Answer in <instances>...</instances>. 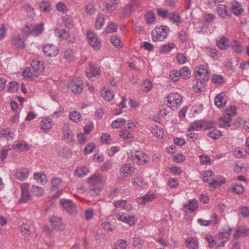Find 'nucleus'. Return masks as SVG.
<instances>
[{"instance_id":"obj_1","label":"nucleus","mask_w":249,"mask_h":249,"mask_svg":"<svg viewBox=\"0 0 249 249\" xmlns=\"http://www.w3.org/2000/svg\"><path fill=\"white\" fill-rule=\"evenodd\" d=\"M43 64L38 60H33L31 67L27 68L23 71V76L26 78L35 79L37 78L43 71Z\"/></svg>"},{"instance_id":"obj_2","label":"nucleus","mask_w":249,"mask_h":249,"mask_svg":"<svg viewBox=\"0 0 249 249\" xmlns=\"http://www.w3.org/2000/svg\"><path fill=\"white\" fill-rule=\"evenodd\" d=\"M182 102L181 96L178 93H172L164 100V103L170 107L172 110L178 109Z\"/></svg>"},{"instance_id":"obj_3","label":"nucleus","mask_w":249,"mask_h":249,"mask_svg":"<svg viewBox=\"0 0 249 249\" xmlns=\"http://www.w3.org/2000/svg\"><path fill=\"white\" fill-rule=\"evenodd\" d=\"M66 85L67 89H71V91L75 94H80L83 89L82 81L77 78L72 79L69 83L66 81H63L60 84V87Z\"/></svg>"},{"instance_id":"obj_4","label":"nucleus","mask_w":249,"mask_h":249,"mask_svg":"<svg viewBox=\"0 0 249 249\" xmlns=\"http://www.w3.org/2000/svg\"><path fill=\"white\" fill-rule=\"evenodd\" d=\"M59 203L61 207L69 213L71 214L77 213V207L71 200L61 199L60 200Z\"/></svg>"},{"instance_id":"obj_5","label":"nucleus","mask_w":249,"mask_h":249,"mask_svg":"<svg viewBox=\"0 0 249 249\" xmlns=\"http://www.w3.org/2000/svg\"><path fill=\"white\" fill-rule=\"evenodd\" d=\"M131 158L133 163L138 165H143L149 160V157L141 151H136L132 153Z\"/></svg>"},{"instance_id":"obj_6","label":"nucleus","mask_w":249,"mask_h":249,"mask_svg":"<svg viewBox=\"0 0 249 249\" xmlns=\"http://www.w3.org/2000/svg\"><path fill=\"white\" fill-rule=\"evenodd\" d=\"M87 36L89 43L95 50H98L101 47V43L96 35L91 31H88Z\"/></svg>"},{"instance_id":"obj_7","label":"nucleus","mask_w":249,"mask_h":249,"mask_svg":"<svg viewBox=\"0 0 249 249\" xmlns=\"http://www.w3.org/2000/svg\"><path fill=\"white\" fill-rule=\"evenodd\" d=\"M20 188L21 196L19 201L20 203H26L31 198V195L29 192V184L24 183L21 185Z\"/></svg>"},{"instance_id":"obj_8","label":"nucleus","mask_w":249,"mask_h":249,"mask_svg":"<svg viewBox=\"0 0 249 249\" xmlns=\"http://www.w3.org/2000/svg\"><path fill=\"white\" fill-rule=\"evenodd\" d=\"M51 227L57 231H63L66 229V225L63 223L61 218L53 216L50 220Z\"/></svg>"},{"instance_id":"obj_9","label":"nucleus","mask_w":249,"mask_h":249,"mask_svg":"<svg viewBox=\"0 0 249 249\" xmlns=\"http://www.w3.org/2000/svg\"><path fill=\"white\" fill-rule=\"evenodd\" d=\"M63 135L64 140L67 143H71L74 141V136L70 130V125L68 123H65L63 125Z\"/></svg>"},{"instance_id":"obj_10","label":"nucleus","mask_w":249,"mask_h":249,"mask_svg":"<svg viewBox=\"0 0 249 249\" xmlns=\"http://www.w3.org/2000/svg\"><path fill=\"white\" fill-rule=\"evenodd\" d=\"M232 231L231 228H229L227 231H220L218 234V236L216 237L217 240H218V246L224 247L225 244L229 240V236Z\"/></svg>"},{"instance_id":"obj_11","label":"nucleus","mask_w":249,"mask_h":249,"mask_svg":"<svg viewBox=\"0 0 249 249\" xmlns=\"http://www.w3.org/2000/svg\"><path fill=\"white\" fill-rule=\"evenodd\" d=\"M43 52L46 56L48 57L55 56L58 53V49L53 44H48L44 46Z\"/></svg>"},{"instance_id":"obj_12","label":"nucleus","mask_w":249,"mask_h":249,"mask_svg":"<svg viewBox=\"0 0 249 249\" xmlns=\"http://www.w3.org/2000/svg\"><path fill=\"white\" fill-rule=\"evenodd\" d=\"M88 181L91 186H101L103 181V177L100 174H94L88 178Z\"/></svg>"},{"instance_id":"obj_13","label":"nucleus","mask_w":249,"mask_h":249,"mask_svg":"<svg viewBox=\"0 0 249 249\" xmlns=\"http://www.w3.org/2000/svg\"><path fill=\"white\" fill-rule=\"evenodd\" d=\"M198 207L197 202L196 200H189L183 206V210L186 213H191L195 212Z\"/></svg>"},{"instance_id":"obj_14","label":"nucleus","mask_w":249,"mask_h":249,"mask_svg":"<svg viewBox=\"0 0 249 249\" xmlns=\"http://www.w3.org/2000/svg\"><path fill=\"white\" fill-rule=\"evenodd\" d=\"M197 75L196 76V78L199 77L201 80L204 82H207L209 79V72L206 69V67L203 66L201 68L200 67L198 70L196 71Z\"/></svg>"},{"instance_id":"obj_15","label":"nucleus","mask_w":249,"mask_h":249,"mask_svg":"<svg viewBox=\"0 0 249 249\" xmlns=\"http://www.w3.org/2000/svg\"><path fill=\"white\" fill-rule=\"evenodd\" d=\"M227 96L223 93L218 94L214 99V104L218 108L223 107L227 102Z\"/></svg>"},{"instance_id":"obj_16","label":"nucleus","mask_w":249,"mask_h":249,"mask_svg":"<svg viewBox=\"0 0 249 249\" xmlns=\"http://www.w3.org/2000/svg\"><path fill=\"white\" fill-rule=\"evenodd\" d=\"M119 0H106L105 8L107 13H111L118 7Z\"/></svg>"},{"instance_id":"obj_17","label":"nucleus","mask_w":249,"mask_h":249,"mask_svg":"<svg viewBox=\"0 0 249 249\" xmlns=\"http://www.w3.org/2000/svg\"><path fill=\"white\" fill-rule=\"evenodd\" d=\"M52 121L50 118L42 119L40 123V127L45 132L50 131L52 128Z\"/></svg>"},{"instance_id":"obj_18","label":"nucleus","mask_w":249,"mask_h":249,"mask_svg":"<svg viewBox=\"0 0 249 249\" xmlns=\"http://www.w3.org/2000/svg\"><path fill=\"white\" fill-rule=\"evenodd\" d=\"M217 11L219 15L223 18H229L230 12L228 10V7L224 4H219L217 7Z\"/></svg>"},{"instance_id":"obj_19","label":"nucleus","mask_w":249,"mask_h":249,"mask_svg":"<svg viewBox=\"0 0 249 249\" xmlns=\"http://www.w3.org/2000/svg\"><path fill=\"white\" fill-rule=\"evenodd\" d=\"M16 178L20 180L26 179L29 176V170L26 168H22L18 169L15 174Z\"/></svg>"},{"instance_id":"obj_20","label":"nucleus","mask_w":249,"mask_h":249,"mask_svg":"<svg viewBox=\"0 0 249 249\" xmlns=\"http://www.w3.org/2000/svg\"><path fill=\"white\" fill-rule=\"evenodd\" d=\"M216 45L220 49L225 50L230 46L229 41L227 38L223 36L217 40Z\"/></svg>"},{"instance_id":"obj_21","label":"nucleus","mask_w":249,"mask_h":249,"mask_svg":"<svg viewBox=\"0 0 249 249\" xmlns=\"http://www.w3.org/2000/svg\"><path fill=\"white\" fill-rule=\"evenodd\" d=\"M186 247L189 249H197L198 247L197 240L192 237H189L185 240Z\"/></svg>"},{"instance_id":"obj_22","label":"nucleus","mask_w":249,"mask_h":249,"mask_svg":"<svg viewBox=\"0 0 249 249\" xmlns=\"http://www.w3.org/2000/svg\"><path fill=\"white\" fill-rule=\"evenodd\" d=\"M113 205L116 208H120L126 210H130L132 209V206L128 203L125 200L114 201Z\"/></svg>"},{"instance_id":"obj_23","label":"nucleus","mask_w":249,"mask_h":249,"mask_svg":"<svg viewBox=\"0 0 249 249\" xmlns=\"http://www.w3.org/2000/svg\"><path fill=\"white\" fill-rule=\"evenodd\" d=\"M132 182L134 187L137 189L142 188L146 185V183L144 182L143 178L141 176L133 178Z\"/></svg>"},{"instance_id":"obj_24","label":"nucleus","mask_w":249,"mask_h":249,"mask_svg":"<svg viewBox=\"0 0 249 249\" xmlns=\"http://www.w3.org/2000/svg\"><path fill=\"white\" fill-rule=\"evenodd\" d=\"M204 121L203 120H198L193 122L188 128V131L193 130L198 131L201 130L203 127Z\"/></svg>"},{"instance_id":"obj_25","label":"nucleus","mask_w":249,"mask_h":249,"mask_svg":"<svg viewBox=\"0 0 249 249\" xmlns=\"http://www.w3.org/2000/svg\"><path fill=\"white\" fill-rule=\"evenodd\" d=\"M156 196L154 194H146L137 199V202L140 204H145L147 202L155 199Z\"/></svg>"},{"instance_id":"obj_26","label":"nucleus","mask_w":249,"mask_h":249,"mask_svg":"<svg viewBox=\"0 0 249 249\" xmlns=\"http://www.w3.org/2000/svg\"><path fill=\"white\" fill-rule=\"evenodd\" d=\"M153 39L154 41H162L165 39L166 37V34H164L160 30V28L156 30L155 32H152Z\"/></svg>"},{"instance_id":"obj_27","label":"nucleus","mask_w":249,"mask_h":249,"mask_svg":"<svg viewBox=\"0 0 249 249\" xmlns=\"http://www.w3.org/2000/svg\"><path fill=\"white\" fill-rule=\"evenodd\" d=\"M205 82L200 79H197L193 87L194 91L198 93L202 92L204 90Z\"/></svg>"},{"instance_id":"obj_28","label":"nucleus","mask_w":249,"mask_h":249,"mask_svg":"<svg viewBox=\"0 0 249 249\" xmlns=\"http://www.w3.org/2000/svg\"><path fill=\"white\" fill-rule=\"evenodd\" d=\"M12 42L13 45L18 49H21L23 48L24 42L19 36H14L12 38Z\"/></svg>"},{"instance_id":"obj_29","label":"nucleus","mask_w":249,"mask_h":249,"mask_svg":"<svg viewBox=\"0 0 249 249\" xmlns=\"http://www.w3.org/2000/svg\"><path fill=\"white\" fill-rule=\"evenodd\" d=\"M212 82L215 85H223L225 82V79L223 76L219 74H214L211 79Z\"/></svg>"},{"instance_id":"obj_30","label":"nucleus","mask_w":249,"mask_h":249,"mask_svg":"<svg viewBox=\"0 0 249 249\" xmlns=\"http://www.w3.org/2000/svg\"><path fill=\"white\" fill-rule=\"evenodd\" d=\"M136 9L131 5L128 4L126 5L124 8V13L120 16L122 18H126L130 16L131 14L135 11Z\"/></svg>"},{"instance_id":"obj_31","label":"nucleus","mask_w":249,"mask_h":249,"mask_svg":"<svg viewBox=\"0 0 249 249\" xmlns=\"http://www.w3.org/2000/svg\"><path fill=\"white\" fill-rule=\"evenodd\" d=\"M133 169V167L130 164L127 163L122 166L121 172L124 176H128L132 173Z\"/></svg>"},{"instance_id":"obj_32","label":"nucleus","mask_w":249,"mask_h":249,"mask_svg":"<svg viewBox=\"0 0 249 249\" xmlns=\"http://www.w3.org/2000/svg\"><path fill=\"white\" fill-rule=\"evenodd\" d=\"M231 46L234 52L237 54H241L243 52V48L240 42L236 40H233Z\"/></svg>"},{"instance_id":"obj_33","label":"nucleus","mask_w":249,"mask_h":249,"mask_svg":"<svg viewBox=\"0 0 249 249\" xmlns=\"http://www.w3.org/2000/svg\"><path fill=\"white\" fill-rule=\"evenodd\" d=\"M237 114L235 106H230L229 108L227 109L224 115L227 117L228 119H230L231 121L232 117L235 116Z\"/></svg>"},{"instance_id":"obj_34","label":"nucleus","mask_w":249,"mask_h":249,"mask_svg":"<svg viewBox=\"0 0 249 249\" xmlns=\"http://www.w3.org/2000/svg\"><path fill=\"white\" fill-rule=\"evenodd\" d=\"M43 26L44 25L42 23H40L35 25L31 32L32 36H37L40 35L44 30Z\"/></svg>"},{"instance_id":"obj_35","label":"nucleus","mask_w":249,"mask_h":249,"mask_svg":"<svg viewBox=\"0 0 249 249\" xmlns=\"http://www.w3.org/2000/svg\"><path fill=\"white\" fill-rule=\"evenodd\" d=\"M231 120L230 119H228L227 117L223 115V116L219 118L218 121V124L221 127H229L231 126Z\"/></svg>"},{"instance_id":"obj_36","label":"nucleus","mask_w":249,"mask_h":249,"mask_svg":"<svg viewBox=\"0 0 249 249\" xmlns=\"http://www.w3.org/2000/svg\"><path fill=\"white\" fill-rule=\"evenodd\" d=\"M117 30V26L113 22H109L105 28L103 33L107 35L109 33L116 32Z\"/></svg>"},{"instance_id":"obj_37","label":"nucleus","mask_w":249,"mask_h":249,"mask_svg":"<svg viewBox=\"0 0 249 249\" xmlns=\"http://www.w3.org/2000/svg\"><path fill=\"white\" fill-rule=\"evenodd\" d=\"M89 172V168L87 166H82L76 169L75 174L78 177H82L86 175Z\"/></svg>"},{"instance_id":"obj_38","label":"nucleus","mask_w":249,"mask_h":249,"mask_svg":"<svg viewBox=\"0 0 249 249\" xmlns=\"http://www.w3.org/2000/svg\"><path fill=\"white\" fill-rule=\"evenodd\" d=\"M205 239L209 243L208 246L210 248H213L215 245H216L217 247H220V246H218V240L217 239L216 237L215 238L211 235H207L205 236Z\"/></svg>"},{"instance_id":"obj_39","label":"nucleus","mask_w":249,"mask_h":249,"mask_svg":"<svg viewBox=\"0 0 249 249\" xmlns=\"http://www.w3.org/2000/svg\"><path fill=\"white\" fill-rule=\"evenodd\" d=\"M34 178L38 183L42 184L46 183L47 181L46 176L43 173H35Z\"/></svg>"},{"instance_id":"obj_40","label":"nucleus","mask_w":249,"mask_h":249,"mask_svg":"<svg viewBox=\"0 0 249 249\" xmlns=\"http://www.w3.org/2000/svg\"><path fill=\"white\" fill-rule=\"evenodd\" d=\"M152 133L155 137L159 139H162L164 135L162 128L157 126L153 128Z\"/></svg>"},{"instance_id":"obj_41","label":"nucleus","mask_w":249,"mask_h":249,"mask_svg":"<svg viewBox=\"0 0 249 249\" xmlns=\"http://www.w3.org/2000/svg\"><path fill=\"white\" fill-rule=\"evenodd\" d=\"M181 77L184 79H188L190 77L191 73L189 69L186 66L182 67L179 69Z\"/></svg>"},{"instance_id":"obj_42","label":"nucleus","mask_w":249,"mask_h":249,"mask_svg":"<svg viewBox=\"0 0 249 249\" xmlns=\"http://www.w3.org/2000/svg\"><path fill=\"white\" fill-rule=\"evenodd\" d=\"M62 21L66 27L69 28H72L73 26L72 19L69 15H65L62 18Z\"/></svg>"},{"instance_id":"obj_43","label":"nucleus","mask_w":249,"mask_h":249,"mask_svg":"<svg viewBox=\"0 0 249 249\" xmlns=\"http://www.w3.org/2000/svg\"><path fill=\"white\" fill-rule=\"evenodd\" d=\"M101 93L102 97L106 100L110 101L113 97V95L111 91L106 88L102 89Z\"/></svg>"},{"instance_id":"obj_44","label":"nucleus","mask_w":249,"mask_h":249,"mask_svg":"<svg viewBox=\"0 0 249 249\" xmlns=\"http://www.w3.org/2000/svg\"><path fill=\"white\" fill-rule=\"evenodd\" d=\"M115 249H126L127 242L124 239L118 240L114 245Z\"/></svg>"},{"instance_id":"obj_45","label":"nucleus","mask_w":249,"mask_h":249,"mask_svg":"<svg viewBox=\"0 0 249 249\" xmlns=\"http://www.w3.org/2000/svg\"><path fill=\"white\" fill-rule=\"evenodd\" d=\"M69 118L70 120L74 122H78L81 119V114L76 111H73L70 113Z\"/></svg>"},{"instance_id":"obj_46","label":"nucleus","mask_w":249,"mask_h":249,"mask_svg":"<svg viewBox=\"0 0 249 249\" xmlns=\"http://www.w3.org/2000/svg\"><path fill=\"white\" fill-rule=\"evenodd\" d=\"M125 122L126 120L124 119L118 118L112 122L111 126L113 128H118L125 124Z\"/></svg>"},{"instance_id":"obj_47","label":"nucleus","mask_w":249,"mask_h":249,"mask_svg":"<svg viewBox=\"0 0 249 249\" xmlns=\"http://www.w3.org/2000/svg\"><path fill=\"white\" fill-rule=\"evenodd\" d=\"M155 13L151 11H149L145 15V21L149 24H152L155 21Z\"/></svg>"},{"instance_id":"obj_48","label":"nucleus","mask_w":249,"mask_h":249,"mask_svg":"<svg viewBox=\"0 0 249 249\" xmlns=\"http://www.w3.org/2000/svg\"><path fill=\"white\" fill-rule=\"evenodd\" d=\"M208 135L213 140L219 139L222 136V133L220 131L214 129L210 131L208 133Z\"/></svg>"},{"instance_id":"obj_49","label":"nucleus","mask_w":249,"mask_h":249,"mask_svg":"<svg viewBox=\"0 0 249 249\" xmlns=\"http://www.w3.org/2000/svg\"><path fill=\"white\" fill-rule=\"evenodd\" d=\"M170 77L171 79L175 81H178L180 79L181 75H180V72L179 71L176 70H173L170 72L169 74Z\"/></svg>"},{"instance_id":"obj_50","label":"nucleus","mask_w":249,"mask_h":249,"mask_svg":"<svg viewBox=\"0 0 249 249\" xmlns=\"http://www.w3.org/2000/svg\"><path fill=\"white\" fill-rule=\"evenodd\" d=\"M22 234L25 236H28L31 234V231L30 229V226L26 224H23L20 227Z\"/></svg>"},{"instance_id":"obj_51","label":"nucleus","mask_w":249,"mask_h":249,"mask_svg":"<svg viewBox=\"0 0 249 249\" xmlns=\"http://www.w3.org/2000/svg\"><path fill=\"white\" fill-rule=\"evenodd\" d=\"M15 148H16L17 150L21 151H23L24 150L27 151L29 149V146L26 142H21L17 143L15 146Z\"/></svg>"},{"instance_id":"obj_52","label":"nucleus","mask_w":249,"mask_h":249,"mask_svg":"<svg viewBox=\"0 0 249 249\" xmlns=\"http://www.w3.org/2000/svg\"><path fill=\"white\" fill-rule=\"evenodd\" d=\"M168 18L171 21L176 24L179 23L181 19L180 15L174 12L170 13Z\"/></svg>"},{"instance_id":"obj_53","label":"nucleus","mask_w":249,"mask_h":249,"mask_svg":"<svg viewBox=\"0 0 249 249\" xmlns=\"http://www.w3.org/2000/svg\"><path fill=\"white\" fill-rule=\"evenodd\" d=\"M104 24V18L102 15H99L96 19L95 27L97 29H100Z\"/></svg>"},{"instance_id":"obj_54","label":"nucleus","mask_w":249,"mask_h":249,"mask_svg":"<svg viewBox=\"0 0 249 249\" xmlns=\"http://www.w3.org/2000/svg\"><path fill=\"white\" fill-rule=\"evenodd\" d=\"M56 9L60 12L65 14L68 11V8L66 4L62 2H58L56 5Z\"/></svg>"},{"instance_id":"obj_55","label":"nucleus","mask_w":249,"mask_h":249,"mask_svg":"<svg viewBox=\"0 0 249 249\" xmlns=\"http://www.w3.org/2000/svg\"><path fill=\"white\" fill-rule=\"evenodd\" d=\"M89 70L91 71V73L93 74V76L99 75L100 74V68L95 64H89Z\"/></svg>"},{"instance_id":"obj_56","label":"nucleus","mask_w":249,"mask_h":249,"mask_svg":"<svg viewBox=\"0 0 249 249\" xmlns=\"http://www.w3.org/2000/svg\"><path fill=\"white\" fill-rule=\"evenodd\" d=\"M39 8L43 12H49L51 10L50 4L48 1H42L40 3Z\"/></svg>"},{"instance_id":"obj_57","label":"nucleus","mask_w":249,"mask_h":249,"mask_svg":"<svg viewBox=\"0 0 249 249\" xmlns=\"http://www.w3.org/2000/svg\"><path fill=\"white\" fill-rule=\"evenodd\" d=\"M153 87L152 84L149 81H144L143 82L141 87L142 91L147 92L151 90Z\"/></svg>"},{"instance_id":"obj_58","label":"nucleus","mask_w":249,"mask_h":249,"mask_svg":"<svg viewBox=\"0 0 249 249\" xmlns=\"http://www.w3.org/2000/svg\"><path fill=\"white\" fill-rule=\"evenodd\" d=\"M219 222L218 215L216 213H213L211 216V219L207 220V226L210 225L214 226L216 225Z\"/></svg>"},{"instance_id":"obj_59","label":"nucleus","mask_w":249,"mask_h":249,"mask_svg":"<svg viewBox=\"0 0 249 249\" xmlns=\"http://www.w3.org/2000/svg\"><path fill=\"white\" fill-rule=\"evenodd\" d=\"M101 186H91L89 189V193L91 196H95L98 195L101 191Z\"/></svg>"},{"instance_id":"obj_60","label":"nucleus","mask_w":249,"mask_h":249,"mask_svg":"<svg viewBox=\"0 0 249 249\" xmlns=\"http://www.w3.org/2000/svg\"><path fill=\"white\" fill-rule=\"evenodd\" d=\"M213 172L211 170L205 171L203 174V180L209 183L213 179Z\"/></svg>"},{"instance_id":"obj_61","label":"nucleus","mask_w":249,"mask_h":249,"mask_svg":"<svg viewBox=\"0 0 249 249\" xmlns=\"http://www.w3.org/2000/svg\"><path fill=\"white\" fill-rule=\"evenodd\" d=\"M32 192L35 196H40L43 194L44 190L42 187L38 186L33 185Z\"/></svg>"},{"instance_id":"obj_62","label":"nucleus","mask_w":249,"mask_h":249,"mask_svg":"<svg viewBox=\"0 0 249 249\" xmlns=\"http://www.w3.org/2000/svg\"><path fill=\"white\" fill-rule=\"evenodd\" d=\"M175 47V44L173 43H168L161 47L160 52L163 53H167L170 52Z\"/></svg>"},{"instance_id":"obj_63","label":"nucleus","mask_w":249,"mask_h":249,"mask_svg":"<svg viewBox=\"0 0 249 249\" xmlns=\"http://www.w3.org/2000/svg\"><path fill=\"white\" fill-rule=\"evenodd\" d=\"M120 136L124 139H130L132 137L131 133L125 127L120 132Z\"/></svg>"},{"instance_id":"obj_64","label":"nucleus","mask_w":249,"mask_h":249,"mask_svg":"<svg viewBox=\"0 0 249 249\" xmlns=\"http://www.w3.org/2000/svg\"><path fill=\"white\" fill-rule=\"evenodd\" d=\"M231 9L233 13L236 16L240 15L243 11L242 8L239 3H236V5H233Z\"/></svg>"}]
</instances>
